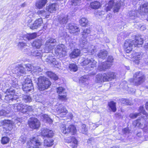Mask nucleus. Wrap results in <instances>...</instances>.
<instances>
[{
  "label": "nucleus",
  "instance_id": "obj_44",
  "mask_svg": "<svg viewBox=\"0 0 148 148\" xmlns=\"http://www.w3.org/2000/svg\"><path fill=\"white\" fill-rule=\"evenodd\" d=\"M56 4L53 3L50 5L48 7V12L50 13L53 12L56 10Z\"/></svg>",
  "mask_w": 148,
  "mask_h": 148
},
{
  "label": "nucleus",
  "instance_id": "obj_37",
  "mask_svg": "<svg viewBox=\"0 0 148 148\" xmlns=\"http://www.w3.org/2000/svg\"><path fill=\"white\" fill-rule=\"evenodd\" d=\"M78 141L74 137L71 138V140L70 143V146L72 148H75L77 147Z\"/></svg>",
  "mask_w": 148,
  "mask_h": 148
},
{
  "label": "nucleus",
  "instance_id": "obj_3",
  "mask_svg": "<svg viewBox=\"0 0 148 148\" xmlns=\"http://www.w3.org/2000/svg\"><path fill=\"white\" fill-rule=\"evenodd\" d=\"M14 108L17 111L25 114H28L32 110V106L21 103L15 104Z\"/></svg>",
  "mask_w": 148,
  "mask_h": 148
},
{
  "label": "nucleus",
  "instance_id": "obj_60",
  "mask_svg": "<svg viewBox=\"0 0 148 148\" xmlns=\"http://www.w3.org/2000/svg\"><path fill=\"white\" fill-rule=\"evenodd\" d=\"M58 99L62 101H66L67 99L66 95H59Z\"/></svg>",
  "mask_w": 148,
  "mask_h": 148
},
{
  "label": "nucleus",
  "instance_id": "obj_20",
  "mask_svg": "<svg viewBox=\"0 0 148 148\" xmlns=\"http://www.w3.org/2000/svg\"><path fill=\"white\" fill-rule=\"evenodd\" d=\"M43 42L42 39H36L34 40L32 44L33 47L36 49H39L43 45Z\"/></svg>",
  "mask_w": 148,
  "mask_h": 148
},
{
  "label": "nucleus",
  "instance_id": "obj_42",
  "mask_svg": "<svg viewBox=\"0 0 148 148\" xmlns=\"http://www.w3.org/2000/svg\"><path fill=\"white\" fill-rule=\"evenodd\" d=\"M139 111L140 112L139 113H140V114L141 115V118L143 116H146V118L148 117V114L146 112L143 106H141L140 107Z\"/></svg>",
  "mask_w": 148,
  "mask_h": 148
},
{
  "label": "nucleus",
  "instance_id": "obj_12",
  "mask_svg": "<svg viewBox=\"0 0 148 148\" xmlns=\"http://www.w3.org/2000/svg\"><path fill=\"white\" fill-rule=\"evenodd\" d=\"M96 63V62L92 58H87L84 60L82 63V65H86L89 64L88 67L90 69L94 67Z\"/></svg>",
  "mask_w": 148,
  "mask_h": 148
},
{
  "label": "nucleus",
  "instance_id": "obj_15",
  "mask_svg": "<svg viewBox=\"0 0 148 148\" xmlns=\"http://www.w3.org/2000/svg\"><path fill=\"white\" fill-rule=\"evenodd\" d=\"M106 77L105 73H99L96 76L95 82L97 83H100L106 82Z\"/></svg>",
  "mask_w": 148,
  "mask_h": 148
},
{
  "label": "nucleus",
  "instance_id": "obj_7",
  "mask_svg": "<svg viewBox=\"0 0 148 148\" xmlns=\"http://www.w3.org/2000/svg\"><path fill=\"white\" fill-rule=\"evenodd\" d=\"M55 53L56 55H59L60 57L65 56L66 51L64 45L62 44L57 45L55 49Z\"/></svg>",
  "mask_w": 148,
  "mask_h": 148
},
{
  "label": "nucleus",
  "instance_id": "obj_47",
  "mask_svg": "<svg viewBox=\"0 0 148 148\" xmlns=\"http://www.w3.org/2000/svg\"><path fill=\"white\" fill-rule=\"evenodd\" d=\"M81 2V0H71L69 1L68 4L75 6L80 4Z\"/></svg>",
  "mask_w": 148,
  "mask_h": 148
},
{
  "label": "nucleus",
  "instance_id": "obj_31",
  "mask_svg": "<svg viewBox=\"0 0 148 148\" xmlns=\"http://www.w3.org/2000/svg\"><path fill=\"white\" fill-rule=\"evenodd\" d=\"M80 50L78 49H75L73 50L70 54V56L71 58H74L79 56L80 54Z\"/></svg>",
  "mask_w": 148,
  "mask_h": 148
},
{
  "label": "nucleus",
  "instance_id": "obj_52",
  "mask_svg": "<svg viewBox=\"0 0 148 148\" xmlns=\"http://www.w3.org/2000/svg\"><path fill=\"white\" fill-rule=\"evenodd\" d=\"M53 144V140L52 138H47V147H50Z\"/></svg>",
  "mask_w": 148,
  "mask_h": 148
},
{
  "label": "nucleus",
  "instance_id": "obj_29",
  "mask_svg": "<svg viewBox=\"0 0 148 148\" xmlns=\"http://www.w3.org/2000/svg\"><path fill=\"white\" fill-rule=\"evenodd\" d=\"M18 71L16 73L17 75L21 76L23 75V74L26 73V71L25 68L23 67L22 64H18Z\"/></svg>",
  "mask_w": 148,
  "mask_h": 148
},
{
  "label": "nucleus",
  "instance_id": "obj_33",
  "mask_svg": "<svg viewBox=\"0 0 148 148\" xmlns=\"http://www.w3.org/2000/svg\"><path fill=\"white\" fill-rule=\"evenodd\" d=\"M106 74V82L111 81L112 79H114L116 77L115 74L111 72H109L105 73Z\"/></svg>",
  "mask_w": 148,
  "mask_h": 148
},
{
  "label": "nucleus",
  "instance_id": "obj_55",
  "mask_svg": "<svg viewBox=\"0 0 148 148\" xmlns=\"http://www.w3.org/2000/svg\"><path fill=\"white\" fill-rule=\"evenodd\" d=\"M65 89L62 87H60L57 88V92L58 94L64 93Z\"/></svg>",
  "mask_w": 148,
  "mask_h": 148
},
{
  "label": "nucleus",
  "instance_id": "obj_43",
  "mask_svg": "<svg viewBox=\"0 0 148 148\" xmlns=\"http://www.w3.org/2000/svg\"><path fill=\"white\" fill-rule=\"evenodd\" d=\"M108 105L109 107L111 109L113 112H115L116 110V103L113 101H111L108 103Z\"/></svg>",
  "mask_w": 148,
  "mask_h": 148
},
{
  "label": "nucleus",
  "instance_id": "obj_62",
  "mask_svg": "<svg viewBox=\"0 0 148 148\" xmlns=\"http://www.w3.org/2000/svg\"><path fill=\"white\" fill-rule=\"evenodd\" d=\"M122 103L125 105H129L130 104V102L128 100L122 99H121Z\"/></svg>",
  "mask_w": 148,
  "mask_h": 148
},
{
  "label": "nucleus",
  "instance_id": "obj_11",
  "mask_svg": "<svg viewBox=\"0 0 148 148\" xmlns=\"http://www.w3.org/2000/svg\"><path fill=\"white\" fill-rule=\"evenodd\" d=\"M66 28L70 33L75 35H77V33L80 31L79 28L73 24H69L67 26Z\"/></svg>",
  "mask_w": 148,
  "mask_h": 148
},
{
  "label": "nucleus",
  "instance_id": "obj_27",
  "mask_svg": "<svg viewBox=\"0 0 148 148\" xmlns=\"http://www.w3.org/2000/svg\"><path fill=\"white\" fill-rule=\"evenodd\" d=\"M84 39L83 40L82 39L80 40V47L83 48V51L84 53H86V51H85V49H86L87 47H88V44L86 42V38H84Z\"/></svg>",
  "mask_w": 148,
  "mask_h": 148
},
{
  "label": "nucleus",
  "instance_id": "obj_24",
  "mask_svg": "<svg viewBox=\"0 0 148 148\" xmlns=\"http://www.w3.org/2000/svg\"><path fill=\"white\" fill-rule=\"evenodd\" d=\"M47 60H48V61L47 60V62L50 63L52 66L57 68L59 67L58 66V63L53 57H50L49 59L47 58Z\"/></svg>",
  "mask_w": 148,
  "mask_h": 148
},
{
  "label": "nucleus",
  "instance_id": "obj_56",
  "mask_svg": "<svg viewBox=\"0 0 148 148\" xmlns=\"http://www.w3.org/2000/svg\"><path fill=\"white\" fill-rule=\"evenodd\" d=\"M114 59L113 57L111 56H109L107 61L106 62L107 64H109L110 65V66H111L112 63L113 62Z\"/></svg>",
  "mask_w": 148,
  "mask_h": 148
},
{
  "label": "nucleus",
  "instance_id": "obj_19",
  "mask_svg": "<svg viewBox=\"0 0 148 148\" xmlns=\"http://www.w3.org/2000/svg\"><path fill=\"white\" fill-rule=\"evenodd\" d=\"M143 54L141 52H136L133 55L132 60L136 64L139 63L140 60L142 58Z\"/></svg>",
  "mask_w": 148,
  "mask_h": 148
},
{
  "label": "nucleus",
  "instance_id": "obj_36",
  "mask_svg": "<svg viewBox=\"0 0 148 148\" xmlns=\"http://www.w3.org/2000/svg\"><path fill=\"white\" fill-rule=\"evenodd\" d=\"M79 23L82 26H88L89 24L88 21L86 18H82L79 21Z\"/></svg>",
  "mask_w": 148,
  "mask_h": 148
},
{
  "label": "nucleus",
  "instance_id": "obj_14",
  "mask_svg": "<svg viewBox=\"0 0 148 148\" xmlns=\"http://www.w3.org/2000/svg\"><path fill=\"white\" fill-rule=\"evenodd\" d=\"M43 23L41 18H39L35 20L32 25L29 24L28 26L32 29H37Z\"/></svg>",
  "mask_w": 148,
  "mask_h": 148
},
{
  "label": "nucleus",
  "instance_id": "obj_32",
  "mask_svg": "<svg viewBox=\"0 0 148 148\" xmlns=\"http://www.w3.org/2000/svg\"><path fill=\"white\" fill-rule=\"evenodd\" d=\"M107 51L105 50H102L100 51L97 54V56L99 58L105 59L107 56Z\"/></svg>",
  "mask_w": 148,
  "mask_h": 148
},
{
  "label": "nucleus",
  "instance_id": "obj_6",
  "mask_svg": "<svg viewBox=\"0 0 148 148\" xmlns=\"http://www.w3.org/2000/svg\"><path fill=\"white\" fill-rule=\"evenodd\" d=\"M15 90L10 88L8 89L6 91V93L8 94L5 96V100L6 102L12 101L14 100H16L18 97L17 96L14 95Z\"/></svg>",
  "mask_w": 148,
  "mask_h": 148
},
{
  "label": "nucleus",
  "instance_id": "obj_45",
  "mask_svg": "<svg viewBox=\"0 0 148 148\" xmlns=\"http://www.w3.org/2000/svg\"><path fill=\"white\" fill-rule=\"evenodd\" d=\"M23 100L25 103L29 102L32 101L31 97L27 95H23Z\"/></svg>",
  "mask_w": 148,
  "mask_h": 148
},
{
  "label": "nucleus",
  "instance_id": "obj_28",
  "mask_svg": "<svg viewBox=\"0 0 148 148\" xmlns=\"http://www.w3.org/2000/svg\"><path fill=\"white\" fill-rule=\"evenodd\" d=\"M22 88L23 90L27 93L32 90L34 88L32 84H23V85Z\"/></svg>",
  "mask_w": 148,
  "mask_h": 148
},
{
  "label": "nucleus",
  "instance_id": "obj_46",
  "mask_svg": "<svg viewBox=\"0 0 148 148\" xmlns=\"http://www.w3.org/2000/svg\"><path fill=\"white\" fill-rule=\"evenodd\" d=\"M69 68L71 71L75 72L77 71L78 67L75 64L72 63L69 64Z\"/></svg>",
  "mask_w": 148,
  "mask_h": 148
},
{
  "label": "nucleus",
  "instance_id": "obj_35",
  "mask_svg": "<svg viewBox=\"0 0 148 148\" xmlns=\"http://www.w3.org/2000/svg\"><path fill=\"white\" fill-rule=\"evenodd\" d=\"M37 37V34L34 33L31 34H29L25 35L24 37V39L26 38L28 40L34 39Z\"/></svg>",
  "mask_w": 148,
  "mask_h": 148
},
{
  "label": "nucleus",
  "instance_id": "obj_38",
  "mask_svg": "<svg viewBox=\"0 0 148 148\" xmlns=\"http://www.w3.org/2000/svg\"><path fill=\"white\" fill-rule=\"evenodd\" d=\"M89 78L88 76L84 75L81 77L79 79L80 82L84 83V84L87 85L88 84V80Z\"/></svg>",
  "mask_w": 148,
  "mask_h": 148
},
{
  "label": "nucleus",
  "instance_id": "obj_53",
  "mask_svg": "<svg viewBox=\"0 0 148 148\" xmlns=\"http://www.w3.org/2000/svg\"><path fill=\"white\" fill-rule=\"evenodd\" d=\"M106 12L103 11H98L95 14L97 16H99L102 18L106 14Z\"/></svg>",
  "mask_w": 148,
  "mask_h": 148
},
{
  "label": "nucleus",
  "instance_id": "obj_63",
  "mask_svg": "<svg viewBox=\"0 0 148 148\" xmlns=\"http://www.w3.org/2000/svg\"><path fill=\"white\" fill-rule=\"evenodd\" d=\"M9 112L2 110L0 111V116H6Z\"/></svg>",
  "mask_w": 148,
  "mask_h": 148
},
{
  "label": "nucleus",
  "instance_id": "obj_16",
  "mask_svg": "<svg viewBox=\"0 0 148 148\" xmlns=\"http://www.w3.org/2000/svg\"><path fill=\"white\" fill-rule=\"evenodd\" d=\"M56 42V40L53 38H50L47 41V51L49 52L54 48V46Z\"/></svg>",
  "mask_w": 148,
  "mask_h": 148
},
{
  "label": "nucleus",
  "instance_id": "obj_9",
  "mask_svg": "<svg viewBox=\"0 0 148 148\" xmlns=\"http://www.w3.org/2000/svg\"><path fill=\"white\" fill-rule=\"evenodd\" d=\"M46 78L45 77H40L38 79L37 85L38 89L40 91L44 90L46 88Z\"/></svg>",
  "mask_w": 148,
  "mask_h": 148
},
{
  "label": "nucleus",
  "instance_id": "obj_40",
  "mask_svg": "<svg viewBox=\"0 0 148 148\" xmlns=\"http://www.w3.org/2000/svg\"><path fill=\"white\" fill-rule=\"evenodd\" d=\"M68 15H66L61 17L59 20L60 23L62 24H66L68 21Z\"/></svg>",
  "mask_w": 148,
  "mask_h": 148
},
{
  "label": "nucleus",
  "instance_id": "obj_50",
  "mask_svg": "<svg viewBox=\"0 0 148 148\" xmlns=\"http://www.w3.org/2000/svg\"><path fill=\"white\" fill-rule=\"evenodd\" d=\"M54 135L53 131L47 129V138H52Z\"/></svg>",
  "mask_w": 148,
  "mask_h": 148
},
{
  "label": "nucleus",
  "instance_id": "obj_2",
  "mask_svg": "<svg viewBox=\"0 0 148 148\" xmlns=\"http://www.w3.org/2000/svg\"><path fill=\"white\" fill-rule=\"evenodd\" d=\"M133 79H130V82L136 86L140 85L145 81V77L140 72H136L133 75Z\"/></svg>",
  "mask_w": 148,
  "mask_h": 148
},
{
  "label": "nucleus",
  "instance_id": "obj_57",
  "mask_svg": "<svg viewBox=\"0 0 148 148\" xmlns=\"http://www.w3.org/2000/svg\"><path fill=\"white\" fill-rule=\"evenodd\" d=\"M81 131L83 133H84L87 131V129L86 128V125L85 124H82L81 126Z\"/></svg>",
  "mask_w": 148,
  "mask_h": 148
},
{
  "label": "nucleus",
  "instance_id": "obj_18",
  "mask_svg": "<svg viewBox=\"0 0 148 148\" xmlns=\"http://www.w3.org/2000/svg\"><path fill=\"white\" fill-rule=\"evenodd\" d=\"M138 12L141 15L148 12V2H146L140 5L138 9Z\"/></svg>",
  "mask_w": 148,
  "mask_h": 148
},
{
  "label": "nucleus",
  "instance_id": "obj_51",
  "mask_svg": "<svg viewBox=\"0 0 148 148\" xmlns=\"http://www.w3.org/2000/svg\"><path fill=\"white\" fill-rule=\"evenodd\" d=\"M31 54L33 56L40 57L41 56V53L37 50L31 51Z\"/></svg>",
  "mask_w": 148,
  "mask_h": 148
},
{
  "label": "nucleus",
  "instance_id": "obj_5",
  "mask_svg": "<svg viewBox=\"0 0 148 148\" xmlns=\"http://www.w3.org/2000/svg\"><path fill=\"white\" fill-rule=\"evenodd\" d=\"M61 131L64 134L70 133L72 135L76 133L77 130L76 127L73 125H69L67 127H66L65 125H61L60 127Z\"/></svg>",
  "mask_w": 148,
  "mask_h": 148
},
{
  "label": "nucleus",
  "instance_id": "obj_34",
  "mask_svg": "<svg viewBox=\"0 0 148 148\" xmlns=\"http://www.w3.org/2000/svg\"><path fill=\"white\" fill-rule=\"evenodd\" d=\"M137 13L136 9H133L128 12V15L130 17V18L134 19L137 17Z\"/></svg>",
  "mask_w": 148,
  "mask_h": 148
},
{
  "label": "nucleus",
  "instance_id": "obj_59",
  "mask_svg": "<svg viewBox=\"0 0 148 148\" xmlns=\"http://www.w3.org/2000/svg\"><path fill=\"white\" fill-rule=\"evenodd\" d=\"M140 113H132L131 114L129 115V117L132 119L135 118L137 117L138 116L141 115L140 114Z\"/></svg>",
  "mask_w": 148,
  "mask_h": 148
},
{
  "label": "nucleus",
  "instance_id": "obj_64",
  "mask_svg": "<svg viewBox=\"0 0 148 148\" xmlns=\"http://www.w3.org/2000/svg\"><path fill=\"white\" fill-rule=\"evenodd\" d=\"M32 81L31 79L29 78H26L25 79L24 84H32Z\"/></svg>",
  "mask_w": 148,
  "mask_h": 148
},
{
  "label": "nucleus",
  "instance_id": "obj_8",
  "mask_svg": "<svg viewBox=\"0 0 148 148\" xmlns=\"http://www.w3.org/2000/svg\"><path fill=\"white\" fill-rule=\"evenodd\" d=\"M28 124L30 128L35 129L40 127V123L37 118L33 117L29 121Z\"/></svg>",
  "mask_w": 148,
  "mask_h": 148
},
{
  "label": "nucleus",
  "instance_id": "obj_54",
  "mask_svg": "<svg viewBox=\"0 0 148 148\" xmlns=\"http://www.w3.org/2000/svg\"><path fill=\"white\" fill-rule=\"evenodd\" d=\"M9 138L7 137H3L2 138L1 143L3 144H5L8 143L9 141Z\"/></svg>",
  "mask_w": 148,
  "mask_h": 148
},
{
  "label": "nucleus",
  "instance_id": "obj_10",
  "mask_svg": "<svg viewBox=\"0 0 148 148\" xmlns=\"http://www.w3.org/2000/svg\"><path fill=\"white\" fill-rule=\"evenodd\" d=\"M29 147L33 148H38L39 146L40 145V143L39 141L37 140L35 137H33L27 143Z\"/></svg>",
  "mask_w": 148,
  "mask_h": 148
},
{
  "label": "nucleus",
  "instance_id": "obj_49",
  "mask_svg": "<svg viewBox=\"0 0 148 148\" xmlns=\"http://www.w3.org/2000/svg\"><path fill=\"white\" fill-rule=\"evenodd\" d=\"M25 68L28 71H31L33 72L34 67L33 65L30 64H27L25 65Z\"/></svg>",
  "mask_w": 148,
  "mask_h": 148
},
{
  "label": "nucleus",
  "instance_id": "obj_22",
  "mask_svg": "<svg viewBox=\"0 0 148 148\" xmlns=\"http://www.w3.org/2000/svg\"><path fill=\"white\" fill-rule=\"evenodd\" d=\"M106 64V62H105L100 63L98 67V69L100 71H105L110 67V64Z\"/></svg>",
  "mask_w": 148,
  "mask_h": 148
},
{
  "label": "nucleus",
  "instance_id": "obj_21",
  "mask_svg": "<svg viewBox=\"0 0 148 148\" xmlns=\"http://www.w3.org/2000/svg\"><path fill=\"white\" fill-rule=\"evenodd\" d=\"M134 42V44L136 47H139V46L142 45L143 43V40L141 36H138L135 37V40L132 41Z\"/></svg>",
  "mask_w": 148,
  "mask_h": 148
},
{
  "label": "nucleus",
  "instance_id": "obj_25",
  "mask_svg": "<svg viewBox=\"0 0 148 148\" xmlns=\"http://www.w3.org/2000/svg\"><path fill=\"white\" fill-rule=\"evenodd\" d=\"M46 3V0H39L36 3L35 6L36 8L40 9L42 8Z\"/></svg>",
  "mask_w": 148,
  "mask_h": 148
},
{
  "label": "nucleus",
  "instance_id": "obj_39",
  "mask_svg": "<svg viewBox=\"0 0 148 148\" xmlns=\"http://www.w3.org/2000/svg\"><path fill=\"white\" fill-rule=\"evenodd\" d=\"M47 75L55 80H57L58 79V77L55 74L51 71L47 72Z\"/></svg>",
  "mask_w": 148,
  "mask_h": 148
},
{
  "label": "nucleus",
  "instance_id": "obj_48",
  "mask_svg": "<svg viewBox=\"0 0 148 148\" xmlns=\"http://www.w3.org/2000/svg\"><path fill=\"white\" fill-rule=\"evenodd\" d=\"M17 79L14 77H13L11 79V81H10V82L12 86L13 87H16L17 86Z\"/></svg>",
  "mask_w": 148,
  "mask_h": 148
},
{
  "label": "nucleus",
  "instance_id": "obj_1",
  "mask_svg": "<svg viewBox=\"0 0 148 148\" xmlns=\"http://www.w3.org/2000/svg\"><path fill=\"white\" fill-rule=\"evenodd\" d=\"M147 118L145 116H142V118L138 119L133 123V125L136 127H138L143 129L144 132H148V121H146Z\"/></svg>",
  "mask_w": 148,
  "mask_h": 148
},
{
  "label": "nucleus",
  "instance_id": "obj_23",
  "mask_svg": "<svg viewBox=\"0 0 148 148\" xmlns=\"http://www.w3.org/2000/svg\"><path fill=\"white\" fill-rule=\"evenodd\" d=\"M86 49L87 50L85 51L88 52L89 55H92L97 51L98 47L97 46L91 45L90 46V45H88V47H87Z\"/></svg>",
  "mask_w": 148,
  "mask_h": 148
},
{
  "label": "nucleus",
  "instance_id": "obj_26",
  "mask_svg": "<svg viewBox=\"0 0 148 148\" xmlns=\"http://www.w3.org/2000/svg\"><path fill=\"white\" fill-rule=\"evenodd\" d=\"M101 6V4L99 1H94L91 2L90 7L93 9H97Z\"/></svg>",
  "mask_w": 148,
  "mask_h": 148
},
{
  "label": "nucleus",
  "instance_id": "obj_41",
  "mask_svg": "<svg viewBox=\"0 0 148 148\" xmlns=\"http://www.w3.org/2000/svg\"><path fill=\"white\" fill-rule=\"evenodd\" d=\"M91 31L89 27L87 28L86 29H84L82 32V37L84 38H86L87 37L88 34L90 33Z\"/></svg>",
  "mask_w": 148,
  "mask_h": 148
},
{
  "label": "nucleus",
  "instance_id": "obj_61",
  "mask_svg": "<svg viewBox=\"0 0 148 148\" xmlns=\"http://www.w3.org/2000/svg\"><path fill=\"white\" fill-rule=\"evenodd\" d=\"M42 69L39 66H37L34 67V68L33 70V72L36 73V74H37L39 72L41 71Z\"/></svg>",
  "mask_w": 148,
  "mask_h": 148
},
{
  "label": "nucleus",
  "instance_id": "obj_13",
  "mask_svg": "<svg viewBox=\"0 0 148 148\" xmlns=\"http://www.w3.org/2000/svg\"><path fill=\"white\" fill-rule=\"evenodd\" d=\"M134 42L130 40H127L125 42L124 48L125 51L127 53L130 52L132 49Z\"/></svg>",
  "mask_w": 148,
  "mask_h": 148
},
{
  "label": "nucleus",
  "instance_id": "obj_17",
  "mask_svg": "<svg viewBox=\"0 0 148 148\" xmlns=\"http://www.w3.org/2000/svg\"><path fill=\"white\" fill-rule=\"evenodd\" d=\"M2 125L6 130H11L12 128V122L9 120H5L1 121Z\"/></svg>",
  "mask_w": 148,
  "mask_h": 148
},
{
  "label": "nucleus",
  "instance_id": "obj_30",
  "mask_svg": "<svg viewBox=\"0 0 148 148\" xmlns=\"http://www.w3.org/2000/svg\"><path fill=\"white\" fill-rule=\"evenodd\" d=\"M56 111L57 112L60 114H61L63 115H65L68 112L67 110L65 108V107L62 105L59 106V107L56 109Z\"/></svg>",
  "mask_w": 148,
  "mask_h": 148
},
{
  "label": "nucleus",
  "instance_id": "obj_4",
  "mask_svg": "<svg viewBox=\"0 0 148 148\" xmlns=\"http://www.w3.org/2000/svg\"><path fill=\"white\" fill-rule=\"evenodd\" d=\"M121 4L120 2H117L116 3H114V0H110L108 2V5L107 6L106 9V12L110 11L113 8L114 12L116 13L119 12Z\"/></svg>",
  "mask_w": 148,
  "mask_h": 148
},
{
  "label": "nucleus",
  "instance_id": "obj_58",
  "mask_svg": "<svg viewBox=\"0 0 148 148\" xmlns=\"http://www.w3.org/2000/svg\"><path fill=\"white\" fill-rule=\"evenodd\" d=\"M26 46V44L23 42H19L18 44V47L21 49H23Z\"/></svg>",
  "mask_w": 148,
  "mask_h": 148
}]
</instances>
